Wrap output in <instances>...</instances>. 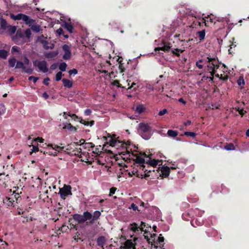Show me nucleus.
<instances>
[{"label":"nucleus","instance_id":"f257e3e1","mask_svg":"<svg viewBox=\"0 0 249 249\" xmlns=\"http://www.w3.org/2000/svg\"><path fill=\"white\" fill-rule=\"evenodd\" d=\"M101 213L99 211H95L93 213L87 211L83 213V214L75 213L72 215V218L78 224H81L86 222L87 224L92 225L96 221L100 219Z\"/></svg>","mask_w":249,"mask_h":249},{"label":"nucleus","instance_id":"f03ea898","mask_svg":"<svg viewBox=\"0 0 249 249\" xmlns=\"http://www.w3.org/2000/svg\"><path fill=\"white\" fill-rule=\"evenodd\" d=\"M139 134L144 140H149L152 135V127L148 124L140 123L138 128Z\"/></svg>","mask_w":249,"mask_h":249},{"label":"nucleus","instance_id":"7ed1b4c3","mask_svg":"<svg viewBox=\"0 0 249 249\" xmlns=\"http://www.w3.org/2000/svg\"><path fill=\"white\" fill-rule=\"evenodd\" d=\"M0 30H2V32L0 33L1 34H2L3 31H6L10 36H12L16 32L17 27L8 25L6 20L1 18L0 23Z\"/></svg>","mask_w":249,"mask_h":249},{"label":"nucleus","instance_id":"20e7f679","mask_svg":"<svg viewBox=\"0 0 249 249\" xmlns=\"http://www.w3.org/2000/svg\"><path fill=\"white\" fill-rule=\"evenodd\" d=\"M78 146H79L78 142H73L69 144L67 146V147H65L64 152L68 154L78 155L82 151V149L81 148L77 147Z\"/></svg>","mask_w":249,"mask_h":249},{"label":"nucleus","instance_id":"39448f33","mask_svg":"<svg viewBox=\"0 0 249 249\" xmlns=\"http://www.w3.org/2000/svg\"><path fill=\"white\" fill-rule=\"evenodd\" d=\"M71 190V187L70 185L65 184L62 188H59L58 194L62 199L65 200L68 196L72 195Z\"/></svg>","mask_w":249,"mask_h":249},{"label":"nucleus","instance_id":"423d86ee","mask_svg":"<svg viewBox=\"0 0 249 249\" xmlns=\"http://www.w3.org/2000/svg\"><path fill=\"white\" fill-rule=\"evenodd\" d=\"M12 40L15 43L21 45L25 42L24 40V35L20 29L18 30L15 36H12Z\"/></svg>","mask_w":249,"mask_h":249},{"label":"nucleus","instance_id":"0eeeda50","mask_svg":"<svg viewBox=\"0 0 249 249\" xmlns=\"http://www.w3.org/2000/svg\"><path fill=\"white\" fill-rule=\"evenodd\" d=\"M115 135H113L114 138L110 137L108 142L107 137H104V138L107 141V142L109 144L110 146H115L116 145H119L120 144V145L123 147H126V144L124 142L117 140L115 138Z\"/></svg>","mask_w":249,"mask_h":249},{"label":"nucleus","instance_id":"6e6552de","mask_svg":"<svg viewBox=\"0 0 249 249\" xmlns=\"http://www.w3.org/2000/svg\"><path fill=\"white\" fill-rule=\"evenodd\" d=\"M206 61L207 63H209L207 66L208 69H215L216 70L219 67V64L217 59L208 56L206 58Z\"/></svg>","mask_w":249,"mask_h":249},{"label":"nucleus","instance_id":"1a4fd4ad","mask_svg":"<svg viewBox=\"0 0 249 249\" xmlns=\"http://www.w3.org/2000/svg\"><path fill=\"white\" fill-rule=\"evenodd\" d=\"M142 167L141 169L143 170L144 172V174L141 175V178H144L145 179H147V178L150 177V176H152L153 174L155 173V170L154 168L151 166V168L146 167V166L141 165Z\"/></svg>","mask_w":249,"mask_h":249},{"label":"nucleus","instance_id":"9d476101","mask_svg":"<svg viewBox=\"0 0 249 249\" xmlns=\"http://www.w3.org/2000/svg\"><path fill=\"white\" fill-rule=\"evenodd\" d=\"M33 64L35 67H37L40 71L44 73L47 72L48 71L47 64L45 60L41 61L36 60L33 62Z\"/></svg>","mask_w":249,"mask_h":249},{"label":"nucleus","instance_id":"9b49d317","mask_svg":"<svg viewBox=\"0 0 249 249\" xmlns=\"http://www.w3.org/2000/svg\"><path fill=\"white\" fill-rule=\"evenodd\" d=\"M159 162H160L162 163L161 160H159L155 159L152 160L151 158H149V159L146 161V164L147 165L148 168H151V166L154 168L156 167Z\"/></svg>","mask_w":249,"mask_h":249},{"label":"nucleus","instance_id":"f8f14e48","mask_svg":"<svg viewBox=\"0 0 249 249\" xmlns=\"http://www.w3.org/2000/svg\"><path fill=\"white\" fill-rule=\"evenodd\" d=\"M160 171L161 172L160 176L164 178L168 177L170 173V169L167 166H162Z\"/></svg>","mask_w":249,"mask_h":249},{"label":"nucleus","instance_id":"ddd939ff","mask_svg":"<svg viewBox=\"0 0 249 249\" xmlns=\"http://www.w3.org/2000/svg\"><path fill=\"white\" fill-rule=\"evenodd\" d=\"M10 179V177L8 174L5 175V173L0 174V181L3 185L6 186Z\"/></svg>","mask_w":249,"mask_h":249},{"label":"nucleus","instance_id":"4468645a","mask_svg":"<svg viewBox=\"0 0 249 249\" xmlns=\"http://www.w3.org/2000/svg\"><path fill=\"white\" fill-rule=\"evenodd\" d=\"M97 245L101 247L102 249H104V246L106 242V239L105 236H101L99 237L97 240Z\"/></svg>","mask_w":249,"mask_h":249},{"label":"nucleus","instance_id":"2eb2a0df","mask_svg":"<svg viewBox=\"0 0 249 249\" xmlns=\"http://www.w3.org/2000/svg\"><path fill=\"white\" fill-rule=\"evenodd\" d=\"M134 161L136 163L140 165V168L141 169L142 168L141 165H144V164H146V161H145V159L142 157V156H137L134 160Z\"/></svg>","mask_w":249,"mask_h":249},{"label":"nucleus","instance_id":"dca6fc26","mask_svg":"<svg viewBox=\"0 0 249 249\" xmlns=\"http://www.w3.org/2000/svg\"><path fill=\"white\" fill-rule=\"evenodd\" d=\"M3 202L4 204H5L8 206H14V203L15 202V200L13 197V196L11 197H5L3 199Z\"/></svg>","mask_w":249,"mask_h":249},{"label":"nucleus","instance_id":"f3484780","mask_svg":"<svg viewBox=\"0 0 249 249\" xmlns=\"http://www.w3.org/2000/svg\"><path fill=\"white\" fill-rule=\"evenodd\" d=\"M22 20L24 21L26 24L31 25L35 22V20L31 18L29 16L23 14Z\"/></svg>","mask_w":249,"mask_h":249},{"label":"nucleus","instance_id":"a211bd4d","mask_svg":"<svg viewBox=\"0 0 249 249\" xmlns=\"http://www.w3.org/2000/svg\"><path fill=\"white\" fill-rule=\"evenodd\" d=\"M63 129H68L70 131L73 132H76L77 129L75 127L73 126L71 123H63Z\"/></svg>","mask_w":249,"mask_h":249},{"label":"nucleus","instance_id":"6ab92c4d","mask_svg":"<svg viewBox=\"0 0 249 249\" xmlns=\"http://www.w3.org/2000/svg\"><path fill=\"white\" fill-rule=\"evenodd\" d=\"M170 45V43H164L162 47H157L155 49V52H157V51L161 50L164 52H169L171 48Z\"/></svg>","mask_w":249,"mask_h":249},{"label":"nucleus","instance_id":"aec40b11","mask_svg":"<svg viewBox=\"0 0 249 249\" xmlns=\"http://www.w3.org/2000/svg\"><path fill=\"white\" fill-rule=\"evenodd\" d=\"M122 249H134L135 246L131 240H127L125 241L124 246L121 247Z\"/></svg>","mask_w":249,"mask_h":249},{"label":"nucleus","instance_id":"412c9836","mask_svg":"<svg viewBox=\"0 0 249 249\" xmlns=\"http://www.w3.org/2000/svg\"><path fill=\"white\" fill-rule=\"evenodd\" d=\"M49 147H51L53 149L57 151L59 153H61L65 150V146H60L56 144H51L48 145Z\"/></svg>","mask_w":249,"mask_h":249},{"label":"nucleus","instance_id":"4be33fe9","mask_svg":"<svg viewBox=\"0 0 249 249\" xmlns=\"http://www.w3.org/2000/svg\"><path fill=\"white\" fill-rule=\"evenodd\" d=\"M62 81L63 82V86L65 88H71L72 87L73 82L72 81H71L65 78H63L62 80Z\"/></svg>","mask_w":249,"mask_h":249},{"label":"nucleus","instance_id":"5701e85b","mask_svg":"<svg viewBox=\"0 0 249 249\" xmlns=\"http://www.w3.org/2000/svg\"><path fill=\"white\" fill-rule=\"evenodd\" d=\"M207 18H209V20H206L204 18H202V21L203 23H205V25L206 27L210 26V24L213 22V19L209 15H208L207 17H205Z\"/></svg>","mask_w":249,"mask_h":249},{"label":"nucleus","instance_id":"b1692460","mask_svg":"<svg viewBox=\"0 0 249 249\" xmlns=\"http://www.w3.org/2000/svg\"><path fill=\"white\" fill-rule=\"evenodd\" d=\"M57 54H58L57 51H53V52H50L49 53H46L45 54V56L46 58H53L56 56Z\"/></svg>","mask_w":249,"mask_h":249},{"label":"nucleus","instance_id":"393cba45","mask_svg":"<svg viewBox=\"0 0 249 249\" xmlns=\"http://www.w3.org/2000/svg\"><path fill=\"white\" fill-rule=\"evenodd\" d=\"M64 27L67 29L70 33H72L73 26L71 23L65 22L64 24Z\"/></svg>","mask_w":249,"mask_h":249},{"label":"nucleus","instance_id":"a878e982","mask_svg":"<svg viewBox=\"0 0 249 249\" xmlns=\"http://www.w3.org/2000/svg\"><path fill=\"white\" fill-rule=\"evenodd\" d=\"M196 35L198 36L200 41L203 40L205 36V30L197 32Z\"/></svg>","mask_w":249,"mask_h":249},{"label":"nucleus","instance_id":"bb28decb","mask_svg":"<svg viewBox=\"0 0 249 249\" xmlns=\"http://www.w3.org/2000/svg\"><path fill=\"white\" fill-rule=\"evenodd\" d=\"M23 15V14L21 13L18 14L17 15H15L13 14H10V18L15 20H22Z\"/></svg>","mask_w":249,"mask_h":249},{"label":"nucleus","instance_id":"cd10ccee","mask_svg":"<svg viewBox=\"0 0 249 249\" xmlns=\"http://www.w3.org/2000/svg\"><path fill=\"white\" fill-rule=\"evenodd\" d=\"M207 63L206 61V59L204 58L199 59L196 62V67L199 69H202L203 68V65L200 64V63Z\"/></svg>","mask_w":249,"mask_h":249},{"label":"nucleus","instance_id":"c85d7f7f","mask_svg":"<svg viewBox=\"0 0 249 249\" xmlns=\"http://www.w3.org/2000/svg\"><path fill=\"white\" fill-rule=\"evenodd\" d=\"M79 122L81 124H84L85 125H87V126L89 125L90 126H92L94 124V121L93 120L90 121V122H89V121H87L85 120H83L82 118L80 119V120H79Z\"/></svg>","mask_w":249,"mask_h":249},{"label":"nucleus","instance_id":"c756f323","mask_svg":"<svg viewBox=\"0 0 249 249\" xmlns=\"http://www.w3.org/2000/svg\"><path fill=\"white\" fill-rule=\"evenodd\" d=\"M167 134L168 136L172 138H175L178 136V132L176 130L169 129L168 130Z\"/></svg>","mask_w":249,"mask_h":249},{"label":"nucleus","instance_id":"7c9ffc66","mask_svg":"<svg viewBox=\"0 0 249 249\" xmlns=\"http://www.w3.org/2000/svg\"><path fill=\"white\" fill-rule=\"evenodd\" d=\"M8 56V52L5 50H0V57L2 59H6Z\"/></svg>","mask_w":249,"mask_h":249},{"label":"nucleus","instance_id":"2f4dec72","mask_svg":"<svg viewBox=\"0 0 249 249\" xmlns=\"http://www.w3.org/2000/svg\"><path fill=\"white\" fill-rule=\"evenodd\" d=\"M224 148L228 151L233 150L235 149V147L232 143H229L225 146Z\"/></svg>","mask_w":249,"mask_h":249},{"label":"nucleus","instance_id":"473e14b6","mask_svg":"<svg viewBox=\"0 0 249 249\" xmlns=\"http://www.w3.org/2000/svg\"><path fill=\"white\" fill-rule=\"evenodd\" d=\"M16 68L22 69L23 70H24V69H25V66L22 62L18 61L16 63Z\"/></svg>","mask_w":249,"mask_h":249},{"label":"nucleus","instance_id":"72a5a7b5","mask_svg":"<svg viewBox=\"0 0 249 249\" xmlns=\"http://www.w3.org/2000/svg\"><path fill=\"white\" fill-rule=\"evenodd\" d=\"M57 33L59 36H63L65 38H68L69 37V35H65L64 34V31L63 29L61 28H59L56 30Z\"/></svg>","mask_w":249,"mask_h":249},{"label":"nucleus","instance_id":"f704fd0d","mask_svg":"<svg viewBox=\"0 0 249 249\" xmlns=\"http://www.w3.org/2000/svg\"><path fill=\"white\" fill-rule=\"evenodd\" d=\"M111 85L113 86H117L118 88H121L122 89H126V88L124 86H123L121 84H120L119 81L117 80H114L112 83Z\"/></svg>","mask_w":249,"mask_h":249},{"label":"nucleus","instance_id":"c9c22d12","mask_svg":"<svg viewBox=\"0 0 249 249\" xmlns=\"http://www.w3.org/2000/svg\"><path fill=\"white\" fill-rule=\"evenodd\" d=\"M31 29L33 32L38 33L40 31V26L39 25H33L31 26Z\"/></svg>","mask_w":249,"mask_h":249},{"label":"nucleus","instance_id":"e433bc0d","mask_svg":"<svg viewBox=\"0 0 249 249\" xmlns=\"http://www.w3.org/2000/svg\"><path fill=\"white\" fill-rule=\"evenodd\" d=\"M68 116L71 117L75 121H78L79 122V120L81 119V117H79L75 114H71L70 112H68Z\"/></svg>","mask_w":249,"mask_h":249},{"label":"nucleus","instance_id":"4c0bfd02","mask_svg":"<svg viewBox=\"0 0 249 249\" xmlns=\"http://www.w3.org/2000/svg\"><path fill=\"white\" fill-rule=\"evenodd\" d=\"M71 55V51L65 52L63 56V58L64 60L70 59Z\"/></svg>","mask_w":249,"mask_h":249},{"label":"nucleus","instance_id":"58836bf2","mask_svg":"<svg viewBox=\"0 0 249 249\" xmlns=\"http://www.w3.org/2000/svg\"><path fill=\"white\" fill-rule=\"evenodd\" d=\"M67 65L65 62H62L60 64L59 69L62 71H65L66 70Z\"/></svg>","mask_w":249,"mask_h":249},{"label":"nucleus","instance_id":"ea45409f","mask_svg":"<svg viewBox=\"0 0 249 249\" xmlns=\"http://www.w3.org/2000/svg\"><path fill=\"white\" fill-rule=\"evenodd\" d=\"M8 63L11 67H14L15 66L16 63H17L16 58L14 57L10 58L8 60Z\"/></svg>","mask_w":249,"mask_h":249},{"label":"nucleus","instance_id":"a19ab883","mask_svg":"<svg viewBox=\"0 0 249 249\" xmlns=\"http://www.w3.org/2000/svg\"><path fill=\"white\" fill-rule=\"evenodd\" d=\"M184 51V50L179 49H176L174 50H173L172 51V53L176 55L177 56L179 57L180 56L179 53H182Z\"/></svg>","mask_w":249,"mask_h":249},{"label":"nucleus","instance_id":"79ce46f5","mask_svg":"<svg viewBox=\"0 0 249 249\" xmlns=\"http://www.w3.org/2000/svg\"><path fill=\"white\" fill-rule=\"evenodd\" d=\"M145 108L142 105H139L136 107V111L139 113H142Z\"/></svg>","mask_w":249,"mask_h":249},{"label":"nucleus","instance_id":"37998d69","mask_svg":"<svg viewBox=\"0 0 249 249\" xmlns=\"http://www.w3.org/2000/svg\"><path fill=\"white\" fill-rule=\"evenodd\" d=\"M237 83L239 86H244L245 85V81L243 76H240L237 80Z\"/></svg>","mask_w":249,"mask_h":249},{"label":"nucleus","instance_id":"c03bdc74","mask_svg":"<svg viewBox=\"0 0 249 249\" xmlns=\"http://www.w3.org/2000/svg\"><path fill=\"white\" fill-rule=\"evenodd\" d=\"M161 234H160V236L158 237L157 241L160 244V247L161 248L163 246V244H161V243L164 242V238L163 236H161Z\"/></svg>","mask_w":249,"mask_h":249},{"label":"nucleus","instance_id":"a18cd8bd","mask_svg":"<svg viewBox=\"0 0 249 249\" xmlns=\"http://www.w3.org/2000/svg\"><path fill=\"white\" fill-rule=\"evenodd\" d=\"M131 230L134 232H136L138 231V229H139V227L138 226V225L136 223H133L131 224Z\"/></svg>","mask_w":249,"mask_h":249},{"label":"nucleus","instance_id":"49530a36","mask_svg":"<svg viewBox=\"0 0 249 249\" xmlns=\"http://www.w3.org/2000/svg\"><path fill=\"white\" fill-rule=\"evenodd\" d=\"M69 229V228L68 227V226L66 225L65 224H64L62 225V226H61V227L60 228V230L62 232H67V231Z\"/></svg>","mask_w":249,"mask_h":249},{"label":"nucleus","instance_id":"de8ad7c7","mask_svg":"<svg viewBox=\"0 0 249 249\" xmlns=\"http://www.w3.org/2000/svg\"><path fill=\"white\" fill-rule=\"evenodd\" d=\"M184 135L185 136H190V137H195L196 136V134L195 132H188V131H186L184 133Z\"/></svg>","mask_w":249,"mask_h":249},{"label":"nucleus","instance_id":"09e8293b","mask_svg":"<svg viewBox=\"0 0 249 249\" xmlns=\"http://www.w3.org/2000/svg\"><path fill=\"white\" fill-rule=\"evenodd\" d=\"M62 75H63V74H62V72H61V71L58 72L56 74V75H55V80L56 81H60L62 78Z\"/></svg>","mask_w":249,"mask_h":249},{"label":"nucleus","instance_id":"8fccbe9b","mask_svg":"<svg viewBox=\"0 0 249 249\" xmlns=\"http://www.w3.org/2000/svg\"><path fill=\"white\" fill-rule=\"evenodd\" d=\"M24 35H25V36L28 38H29L31 37V31L30 29H27L25 31Z\"/></svg>","mask_w":249,"mask_h":249},{"label":"nucleus","instance_id":"3c124183","mask_svg":"<svg viewBox=\"0 0 249 249\" xmlns=\"http://www.w3.org/2000/svg\"><path fill=\"white\" fill-rule=\"evenodd\" d=\"M23 71L25 73L28 74H31L33 72V70L31 67H29L28 68L25 67V69H24Z\"/></svg>","mask_w":249,"mask_h":249},{"label":"nucleus","instance_id":"603ef678","mask_svg":"<svg viewBox=\"0 0 249 249\" xmlns=\"http://www.w3.org/2000/svg\"><path fill=\"white\" fill-rule=\"evenodd\" d=\"M80 235V233L79 232H77L76 233V235L73 237V239L76 242H78L79 240L83 241V240L81 239V238L79 237L78 236Z\"/></svg>","mask_w":249,"mask_h":249},{"label":"nucleus","instance_id":"864d4df0","mask_svg":"<svg viewBox=\"0 0 249 249\" xmlns=\"http://www.w3.org/2000/svg\"><path fill=\"white\" fill-rule=\"evenodd\" d=\"M119 70L121 73H122L124 71L125 69L124 66V63L119 64Z\"/></svg>","mask_w":249,"mask_h":249},{"label":"nucleus","instance_id":"5fc2aeb1","mask_svg":"<svg viewBox=\"0 0 249 249\" xmlns=\"http://www.w3.org/2000/svg\"><path fill=\"white\" fill-rule=\"evenodd\" d=\"M42 43L43 44V48L45 50H48L49 49V46L48 45V42L46 40H43Z\"/></svg>","mask_w":249,"mask_h":249},{"label":"nucleus","instance_id":"6e6d98bb","mask_svg":"<svg viewBox=\"0 0 249 249\" xmlns=\"http://www.w3.org/2000/svg\"><path fill=\"white\" fill-rule=\"evenodd\" d=\"M62 49L65 52V53L71 51L69 46L67 44H64L62 46Z\"/></svg>","mask_w":249,"mask_h":249},{"label":"nucleus","instance_id":"4d7b16f0","mask_svg":"<svg viewBox=\"0 0 249 249\" xmlns=\"http://www.w3.org/2000/svg\"><path fill=\"white\" fill-rule=\"evenodd\" d=\"M11 52L12 53L15 52L18 53L19 52V48L17 46H14L12 48Z\"/></svg>","mask_w":249,"mask_h":249},{"label":"nucleus","instance_id":"13d9d810","mask_svg":"<svg viewBox=\"0 0 249 249\" xmlns=\"http://www.w3.org/2000/svg\"><path fill=\"white\" fill-rule=\"evenodd\" d=\"M39 151V148L38 146L33 145L32 149H31V151L30 152V154H31L32 153H36V152H38Z\"/></svg>","mask_w":249,"mask_h":249},{"label":"nucleus","instance_id":"bf43d9fd","mask_svg":"<svg viewBox=\"0 0 249 249\" xmlns=\"http://www.w3.org/2000/svg\"><path fill=\"white\" fill-rule=\"evenodd\" d=\"M39 79L38 77L31 76L28 78L29 80H33L34 83H36V81Z\"/></svg>","mask_w":249,"mask_h":249},{"label":"nucleus","instance_id":"052dcab7","mask_svg":"<svg viewBox=\"0 0 249 249\" xmlns=\"http://www.w3.org/2000/svg\"><path fill=\"white\" fill-rule=\"evenodd\" d=\"M78 73V71L76 69H73L72 70H70L69 71V73L70 74V76L72 74H76Z\"/></svg>","mask_w":249,"mask_h":249},{"label":"nucleus","instance_id":"680f3d73","mask_svg":"<svg viewBox=\"0 0 249 249\" xmlns=\"http://www.w3.org/2000/svg\"><path fill=\"white\" fill-rule=\"evenodd\" d=\"M168 111L166 109H163L161 110H160L159 112V115L160 116H162L167 113Z\"/></svg>","mask_w":249,"mask_h":249},{"label":"nucleus","instance_id":"e2e57ef3","mask_svg":"<svg viewBox=\"0 0 249 249\" xmlns=\"http://www.w3.org/2000/svg\"><path fill=\"white\" fill-rule=\"evenodd\" d=\"M116 190V188H115V187H112L110 189V191H109V195L110 196H112L113 195H114L115 194V192Z\"/></svg>","mask_w":249,"mask_h":249},{"label":"nucleus","instance_id":"0e129e2a","mask_svg":"<svg viewBox=\"0 0 249 249\" xmlns=\"http://www.w3.org/2000/svg\"><path fill=\"white\" fill-rule=\"evenodd\" d=\"M129 209H132L134 211H137L138 210V207L137 206H136L134 203H132L129 207Z\"/></svg>","mask_w":249,"mask_h":249},{"label":"nucleus","instance_id":"69168bd1","mask_svg":"<svg viewBox=\"0 0 249 249\" xmlns=\"http://www.w3.org/2000/svg\"><path fill=\"white\" fill-rule=\"evenodd\" d=\"M86 148H93L94 147V145L92 142H87L85 143Z\"/></svg>","mask_w":249,"mask_h":249},{"label":"nucleus","instance_id":"338daca9","mask_svg":"<svg viewBox=\"0 0 249 249\" xmlns=\"http://www.w3.org/2000/svg\"><path fill=\"white\" fill-rule=\"evenodd\" d=\"M50 81V78L48 77H47L45 79H44L43 83L44 85L46 86H48L49 85V81Z\"/></svg>","mask_w":249,"mask_h":249},{"label":"nucleus","instance_id":"774afa93","mask_svg":"<svg viewBox=\"0 0 249 249\" xmlns=\"http://www.w3.org/2000/svg\"><path fill=\"white\" fill-rule=\"evenodd\" d=\"M91 110L89 109H87L84 111V114L86 116H89L91 113Z\"/></svg>","mask_w":249,"mask_h":249}]
</instances>
